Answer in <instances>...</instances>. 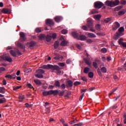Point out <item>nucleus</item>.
Wrapping results in <instances>:
<instances>
[{
  "label": "nucleus",
  "instance_id": "1",
  "mask_svg": "<svg viewBox=\"0 0 126 126\" xmlns=\"http://www.w3.org/2000/svg\"><path fill=\"white\" fill-rule=\"evenodd\" d=\"M125 31V28L124 27H120L118 30V32L114 35V38L115 40H118L120 36L124 35V32Z\"/></svg>",
  "mask_w": 126,
  "mask_h": 126
},
{
  "label": "nucleus",
  "instance_id": "2",
  "mask_svg": "<svg viewBox=\"0 0 126 126\" xmlns=\"http://www.w3.org/2000/svg\"><path fill=\"white\" fill-rule=\"evenodd\" d=\"M87 26L88 28L90 29V31L91 32H95V29L93 28V22L92 21V19L89 18L87 19Z\"/></svg>",
  "mask_w": 126,
  "mask_h": 126
},
{
  "label": "nucleus",
  "instance_id": "3",
  "mask_svg": "<svg viewBox=\"0 0 126 126\" xmlns=\"http://www.w3.org/2000/svg\"><path fill=\"white\" fill-rule=\"evenodd\" d=\"M121 25L118 22H115L113 23L112 25V30L113 31H116L118 28H120Z\"/></svg>",
  "mask_w": 126,
  "mask_h": 126
},
{
  "label": "nucleus",
  "instance_id": "4",
  "mask_svg": "<svg viewBox=\"0 0 126 126\" xmlns=\"http://www.w3.org/2000/svg\"><path fill=\"white\" fill-rule=\"evenodd\" d=\"M1 59H2L3 61H6V62H8L9 63L12 62V59L8 55L1 56Z\"/></svg>",
  "mask_w": 126,
  "mask_h": 126
},
{
  "label": "nucleus",
  "instance_id": "5",
  "mask_svg": "<svg viewBox=\"0 0 126 126\" xmlns=\"http://www.w3.org/2000/svg\"><path fill=\"white\" fill-rule=\"evenodd\" d=\"M104 5V3L102 2H95L94 3V7L95 8H101Z\"/></svg>",
  "mask_w": 126,
  "mask_h": 126
},
{
  "label": "nucleus",
  "instance_id": "6",
  "mask_svg": "<svg viewBox=\"0 0 126 126\" xmlns=\"http://www.w3.org/2000/svg\"><path fill=\"white\" fill-rule=\"evenodd\" d=\"M20 40L22 42L23 41H26V36H25V33L22 32H20Z\"/></svg>",
  "mask_w": 126,
  "mask_h": 126
},
{
  "label": "nucleus",
  "instance_id": "7",
  "mask_svg": "<svg viewBox=\"0 0 126 126\" xmlns=\"http://www.w3.org/2000/svg\"><path fill=\"white\" fill-rule=\"evenodd\" d=\"M10 53L13 57H16L17 54H18L19 55H21V53H20L19 50H18L16 52L13 50H11L10 51Z\"/></svg>",
  "mask_w": 126,
  "mask_h": 126
},
{
  "label": "nucleus",
  "instance_id": "8",
  "mask_svg": "<svg viewBox=\"0 0 126 126\" xmlns=\"http://www.w3.org/2000/svg\"><path fill=\"white\" fill-rule=\"evenodd\" d=\"M48 95H54V96H56L58 93H59V91L58 90H50L49 91H48Z\"/></svg>",
  "mask_w": 126,
  "mask_h": 126
},
{
  "label": "nucleus",
  "instance_id": "9",
  "mask_svg": "<svg viewBox=\"0 0 126 126\" xmlns=\"http://www.w3.org/2000/svg\"><path fill=\"white\" fill-rule=\"evenodd\" d=\"M52 69V70H56L59 69V67L58 65L48 64V69Z\"/></svg>",
  "mask_w": 126,
  "mask_h": 126
},
{
  "label": "nucleus",
  "instance_id": "10",
  "mask_svg": "<svg viewBox=\"0 0 126 126\" xmlns=\"http://www.w3.org/2000/svg\"><path fill=\"white\" fill-rule=\"evenodd\" d=\"M46 23L47 25H50V26H53V25H54V21H53V20L50 19L46 20Z\"/></svg>",
  "mask_w": 126,
  "mask_h": 126
},
{
  "label": "nucleus",
  "instance_id": "11",
  "mask_svg": "<svg viewBox=\"0 0 126 126\" xmlns=\"http://www.w3.org/2000/svg\"><path fill=\"white\" fill-rule=\"evenodd\" d=\"M86 39H87V37L83 35H79L77 37V40H80V41H85V40H86Z\"/></svg>",
  "mask_w": 126,
  "mask_h": 126
},
{
  "label": "nucleus",
  "instance_id": "12",
  "mask_svg": "<svg viewBox=\"0 0 126 126\" xmlns=\"http://www.w3.org/2000/svg\"><path fill=\"white\" fill-rule=\"evenodd\" d=\"M86 34L89 37V38H96V35L91 32H86Z\"/></svg>",
  "mask_w": 126,
  "mask_h": 126
},
{
  "label": "nucleus",
  "instance_id": "13",
  "mask_svg": "<svg viewBox=\"0 0 126 126\" xmlns=\"http://www.w3.org/2000/svg\"><path fill=\"white\" fill-rule=\"evenodd\" d=\"M55 21L56 22H61L62 20H63V17L61 16H56L54 18Z\"/></svg>",
  "mask_w": 126,
  "mask_h": 126
},
{
  "label": "nucleus",
  "instance_id": "14",
  "mask_svg": "<svg viewBox=\"0 0 126 126\" xmlns=\"http://www.w3.org/2000/svg\"><path fill=\"white\" fill-rule=\"evenodd\" d=\"M105 4L107 6H111V7H113V1H112L107 0L105 2Z\"/></svg>",
  "mask_w": 126,
  "mask_h": 126
},
{
  "label": "nucleus",
  "instance_id": "15",
  "mask_svg": "<svg viewBox=\"0 0 126 126\" xmlns=\"http://www.w3.org/2000/svg\"><path fill=\"white\" fill-rule=\"evenodd\" d=\"M27 46L29 48H32V47H34L35 46V42L33 41L32 42H29L27 44Z\"/></svg>",
  "mask_w": 126,
  "mask_h": 126
},
{
  "label": "nucleus",
  "instance_id": "16",
  "mask_svg": "<svg viewBox=\"0 0 126 126\" xmlns=\"http://www.w3.org/2000/svg\"><path fill=\"white\" fill-rule=\"evenodd\" d=\"M84 61L86 63V64H87L88 65H89V66H91V63H90V59H88L85 58L84 59Z\"/></svg>",
  "mask_w": 126,
  "mask_h": 126
},
{
  "label": "nucleus",
  "instance_id": "17",
  "mask_svg": "<svg viewBox=\"0 0 126 126\" xmlns=\"http://www.w3.org/2000/svg\"><path fill=\"white\" fill-rule=\"evenodd\" d=\"M120 4V1L119 0H116L114 1H112L113 7L116 6V5H119Z\"/></svg>",
  "mask_w": 126,
  "mask_h": 126
},
{
  "label": "nucleus",
  "instance_id": "18",
  "mask_svg": "<svg viewBox=\"0 0 126 126\" xmlns=\"http://www.w3.org/2000/svg\"><path fill=\"white\" fill-rule=\"evenodd\" d=\"M17 46L19 47V48H20V49H25V45H22V44L20 43V42H18L17 44Z\"/></svg>",
  "mask_w": 126,
  "mask_h": 126
},
{
  "label": "nucleus",
  "instance_id": "19",
  "mask_svg": "<svg viewBox=\"0 0 126 126\" xmlns=\"http://www.w3.org/2000/svg\"><path fill=\"white\" fill-rule=\"evenodd\" d=\"M34 32L35 33H41L42 32V28H36L34 30Z\"/></svg>",
  "mask_w": 126,
  "mask_h": 126
},
{
  "label": "nucleus",
  "instance_id": "20",
  "mask_svg": "<svg viewBox=\"0 0 126 126\" xmlns=\"http://www.w3.org/2000/svg\"><path fill=\"white\" fill-rule=\"evenodd\" d=\"M67 45V41H66L65 40H63L62 41L61 43V46H66Z\"/></svg>",
  "mask_w": 126,
  "mask_h": 126
},
{
  "label": "nucleus",
  "instance_id": "21",
  "mask_svg": "<svg viewBox=\"0 0 126 126\" xmlns=\"http://www.w3.org/2000/svg\"><path fill=\"white\" fill-rule=\"evenodd\" d=\"M100 69L102 73H106L107 72V68L106 67H101Z\"/></svg>",
  "mask_w": 126,
  "mask_h": 126
},
{
  "label": "nucleus",
  "instance_id": "22",
  "mask_svg": "<svg viewBox=\"0 0 126 126\" xmlns=\"http://www.w3.org/2000/svg\"><path fill=\"white\" fill-rule=\"evenodd\" d=\"M36 72L37 73H40V74H43V73H45V70L42 69H39L36 70Z\"/></svg>",
  "mask_w": 126,
  "mask_h": 126
},
{
  "label": "nucleus",
  "instance_id": "23",
  "mask_svg": "<svg viewBox=\"0 0 126 126\" xmlns=\"http://www.w3.org/2000/svg\"><path fill=\"white\" fill-rule=\"evenodd\" d=\"M39 40H44L46 38V35L45 34H40L38 36Z\"/></svg>",
  "mask_w": 126,
  "mask_h": 126
},
{
  "label": "nucleus",
  "instance_id": "24",
  "mask_svg": "<svg viewBox=\"0 0 126 126\" xmlns=\"http://www.w3.org/2000/svg\"><path fill=\"white\" fill-rule=\"evenodd\" d=\"M55 85L56 87L60 88L61 87V84L59 81H56L55 82Z\"/></svg>",
  "mask_w": 126,
  "mask_h": 126
},
{
  "label": "nucleus",
  "instance_id": "25",
  "mask_svg": "<svg viewBox=\"0 0 126 126\" xmlns=\"http://www.w3.org/2000/svg\"><path fill=\"white\" fill-rule=\"evenodd\" d=\"M4 103H6V99L5 98L3 97L0 99V104H3Z\"/></svg>",
  "mask_w": 126,
  "mask_h": 126
},
{
  "label": "nucleus",
  "instance_id": "26",
  "mask_svg": "<svg viewBox=\"0 0 126 126\" xmlns=\"http://www.w3.org/2000/svg\"><path fill=\"white\" fill-rule=\"evenodd\" d=\"M0 93L4 94V93H5V88L3 87H0Z\"/></svg>",
  "mask_w": 126,
  "mask_h": 126
},
{
  "label": "nucleus",
  "instance_id": "27",
  "mask_svg": "<svg viewBox=\"0 0 126 126\" xmlns=\"http://www.w3.org/2000/svg\"><path fill=\"white\" fill-rule=\"evenodd\" d=\"M94 18L95 19V20H100V18H101V15H96L94 16Z\"/></svg>",
  "mask_w": 126,
  "mask_h": 126
},
{
  "label": "nucleus",
  "instance_id": "28",
  "mask_svg": "<svg viewBox=\"0 0 126 126\" xmlns=\"http://www.w3.org/2000/svg\"><path fill=\"white\" fill-rule=\"evenodd\" d=\"M35 77L37 78H43V77H44V76L42 74L38 73L35 74Z\"/></svg>",
  "mask_w": 126,
  "mask_h": 126
},
{
  "label": "nucleus",
  "instance_id": "29",
  "mask_svg": "<svg viewBox=\"0 0 126 126\" xmlns=\"http://www.w3.org/2000/svg\"><path fill=\"white\" fill-rule=\"evenodd\" d=\"M90 70V68H89V67H85L84 69V73H88V72H89Z\"/></svg>",
  "mask_w": 126,
  "mask_h": 126
},
{
  "label": "nucleus",
  "instance_id": "30",
  "mask_svg": "<svg viewBox=\"0 0 126 126\" xmlns=\"http://www.w3.org/2000/svg\"><path fill=\"white\" fill-rule=\"evenodd\" d=\"M34 82L35 84H37V85H41V84H42V83L40 80H34Z\"/></svg>",
  "mask_w": 126,
  "mask_h": 126
},
{
  "label": "nucleus",
  "instance_id": "31",
  "mask_svg": "<svg viewBox=\"0 0 126 126\" xmlns=\"http://www.w3.org/2000/svg\"><path fill=\"white\" fill-rule=\"evenodd\" d=\"M59 45H60V42L56 41L54 43V48L55 49H57V48L59 47Z\"/></svg>",
  "mask_w": 126,
  "mask_h": 126
},
{
  "label": "nucleus",
  "instance_id": "32",
  "mask_svg": "<svg viewBox=\"0 0 126 126\" xmlns=\"http://www.w3.org/2000/svg\"><path fill=\"white\" fill-rule=\"evenodd\" d=\"M117 89H118V88H114L112 91H111L110 92V93L109 94V96H111V95H112V94H113V93H114V92H116V91H117Z\"/></svg>",
  "mask_w": 126,
  "mask_h": 126
},
{
  "label": "nucleus",
  "instance_id": "33",
  "mask_svg": "<svg viewBox=\"0 0 126 126\" xmlns=\"http://www.w3.org/2000/svg\"><path fill=\"white\" fill-rule=\"evenodd\" d=\"M112 20V18H107L104 20V23H108L109 21Z\"/></svg>",
  "mask_w": 126,
  "mask_h": 126
},
{
  "label": "nucleus",
  "instance_id": "34",
  "mask_svg": "<svg viewBox=\"0 0 126 126\" xmlns=\"http://www.w3.org/2000/svg\"><path fill=\"white\" fill-rule=\"evenodd\" d=\"M72 35L73 37L75 39H77V38H78V36H79L78 35H77V34L75 32H72Z\"/></svg>",
  "mask_w": 126,
  "mask_h": 126
},
{
  "label": "nucleus",
  "instance_id": "35",
  "mask_svg": "<svg viewBox=\"0 0 126 126\" xmlns=\"http://www.w3.org/2000/svg\"><path fill=\"white\" fill-rule=\"evenodd\" d=\"M51 40H52V36L47 35L46 36V41L47 42H50L51 41Z\"/></svg>",
  "mask_w": 126,
  "mask_h": 126
},
{
  "label": "nucleus",
  "instance_id": "36",
  "mask_svg": "<svg viewBox=\"0 0 126 126\" xmlns=\"http://www.w3.org/2000/svg\"><path fill=\"white\" fill-rule=\"evenodd\" d=\"M93 76H94L93 72H90L89 73V77H90V78H93Z\"/></svg>",
  "mask_w": 126,
  "mask_h": 126
},
{
  "label": "nucleus",
  "instance_id": "37",
  "mask_svg": "<svg viewBox=\"0 0 126 126\" xmlns=\"http://www.w3.org/2000/svg\"><path fill=\"white\" fill-rule=\"evenodd\" d=\"M95 29L96 30H101V25L97 24L95 25Z\"/></svg>",
  "mask_w": 126,
  "mask_h": 126
},
{
  "label": "nucleus",
  "instance_id": "38",
  "mask_svg": "<svg viewBox=\"0 0 126 126\" xmlns=\"http://www.w3.org/2000/svg\"><path fill=\"white\" fill-rule=\"evenodd\" d=\"M67 84L69 85L70 87H72V82L71 80H69L67 81Z\"/></svg>",
  "mask_w": 126,
  "mask_h": 126
},
{
  "label": "nucleus",
  "instance_id": "39",
  "mask_svg": "<svg viewBox=\"0 0 126 126\" xmlns=\"http://www.w3.org/2000/svg\"><path fill=\"white\" fill-rule=\"evenodd\" d=\"M19 99L20 100H24V99H25V96L24 95H20L19 96Z\"/></svg>",
  "mask_w": 126,
  "mask_h": 126
},
{
  "label": "nucleus",
  "instance_id": "40",
  "mask_svg": "<svg viewBox=\"0 0 126 126\" xmlns=\"http://www.w3.org/2000/svg\"><path fill=\"white\" fill-rule=\"evenodd\" d=\"M82 29H83V30H85V31H88V27H87L86 26H83L82 27Z\"/></svg>",
  "mask_w": 126,
  "mask_h": 126
},
{
  "label": "nucleus",
  "instance_id": "41",
  "mask_svg": "<svg viewBox=\"0 0 126 126\" xmlns=\"http://www.w3.org/2000/svg\"><path fill=\"white\" fill-rule=\"evenodd\" d=\"M1 12L2 13H8V10L7 9H3L1 10Z\"/></svg>",
  "mask_w": 126,
  "mask_h": 126
},
{
  "label": "nucleus",
  "instance_id": "42",
  "mask_svg": "<svg viewBox=\"0 0 126 126\" xmlns=\"http://www.w3.org/2000/svg\"><path fill=\"white\" fill-rule=\"evenodd\" d=\"M61 32L63 34H67V30H63L61 31Z\"/></svg>",
  "mask_w": 126,
  "mask_h": 126
},
{
  "label": "nucleus",
  "instance_id": "43",
  "mask_svg": "<svg viewBox=\"0 0 126 126\" xmlns=\"http://www.w3.org/2000/svg\"><path fill=\"white\" fill-rule=\"evenodd\" d=\"M25 106L27 108H32V104H29L28 103H25Z\"/></svg>",
  "mask_w": 126,
  "mask_h": 126
},
{
  "label": "nucleus",
  "instance_id": "44",
  "mask_svg": "<svg viewBox=\"0 0 126 126\" xmlns=\"http://www.w3.org/2000/svg\"><path fill=\"white\" fill-rule=\"evenodd\" d=\"M43 96H48L49 95L48 91H44L42 93Z\"/></svg>",
  "mask_w": 126,
  "mask_h": 126
},
{
  "label": "nucleus",
  "instance_id": "45",
  "mask_svg": "<svg viewBox=\"0 0 126 126\" xmlns=\"http://www.w3.org/2000/svg\"><path fill=\"white\" fill-rule=\"evenodd\" d=\"M27 86L29 87V88H31V89H33V90H34V88L33 87V86L32 85H31V84L30 83H28L27 84Z\"/></svg>",
  "mask_w": 126,
  "mask_h": 126
},
{
  "label": "nucleus",
  "instance_id": "46",
  "mask_svg": "<svg viewBox=\"0 0 126 126\" xmlns=\"http://www.w3.org/2000/svg\"><path fill=\"white\" fill-rule=\"evenodd\" d=\"M123 38H120L119 40H118V43L119 44V45H120V46L122 45V44H123Z\"/></svg>",
  "mask_w": 126,
  "mask_h": 126
},
{
  "label": "nucleus",
  "instance_id": "47",
  "mask_svg": "<svg viewBox=\"0 0 126 126\" xmlns=\"http://www.w3.org/2000/svg\"><path fill=\"white\" fill-rule=\"evenodd\" d=\"M86 42L88 44H91V43L93 42V40H92L91 39H89L86 40Z\"/></svg>",
  "mask_w": 126,
  "mask_h": 126
},
{
  "label": "nucleus",
  "instance_id": "48",
  "mask_svg": "<svg viewBox=\"0 0 126 126\" xmlns=\"http://www.w3.org/2000/svg\"><path fill=\"white\" fill-rule=\"evenodd\" d=\"M124 14H125L124 11H120L118 12L119 15H124Z\"/></svg>",
  "mask_w": 126,
  "mask_h": 126
},
{
  "label": "nucleus",
  "instance_id": "49",
  "mask_svg": "<svg viewBox=\"0 0 126 126\" xmlns=\"http://www.w3.org/2000/svg\"><path fill=\"white\" fill-rule=\"evenodd\" d=\"M93 64L95 68H98V66L97 65V63L96 62H93Z\"/></svg>",
  "mask_w": 126,
  "mask_h": 126
},
{
  "label": "nucleus",
  "instance_id": "50",
  "mask_svg": "<svg viewBox=\"0 0 126 126\" xmlns=\"http://www.w3.org/2000/svg\"><path fill=\"white\" fill-rule=\"evenodd\" d=\"M97 73L99 76H102V72L100 71V69H97Z\"/></svg>",
  "mask_w": 126,
  "mask_h": 126
},
{
  "label": "nucleus",
  "instance_id": "51",
  "mask_svg": "<svg viewBox=\"0 0 126 126\" xmlns=\"http://www.w3.org/2000/svg\"><path fill=\"white\" fill-rule=\"evenodd\" d=\"M42 68H44L45 69H49L48 65H43L42 66Z\"/></svg>",
  "mask_w": 126,
  "mask_h": 126
},
{
  "label": "nucleus",
  "instance_id": "52",
  "mask_svg": "<svg viewBox=\"0 0 126 126\" xmlns=\"http://www.w3.org/2000/svg\"><path fill=\"white\" fill-rule=\"evenodd\" d=\"M59 65L60 66H62V67H63L64 66V64L63 63H58Z\"/></svg>",
  "mask_w": 126,
  "mask_h": 126
},
{
  "label": "nucleus",
  "instance_id": "53",
  "mask_svg": "<svg viewBox=\"0 0 126 126\" xmlns=\"http://www.w3.org/2000/svg\"><path fill=\"white\" fill-rule=\"evenodd\" d=\"M121 46L123 48H126V42H123Z\"/></svg>",
  "mask_w": 126,
  "mask_h": 126
},
{
  "label": "nucleus",
  "instance_id": "54",
  "mask_svg": "<svg viewBox=\"0 0 126 126\" xmlns=\"http://www.w3.org/2000/svg\"><path fill=\"white\" fill-rule=\"evenodd\" d=\"M61 89L64 90V89H65V85L64 84H63L61 85Z\"/></svg>",
  "mask_w": 126,
  "mask_h": 126
},
{
  "label": "nucleus",
  "instance_id": "55",
  "mask_svg": "<svg viewBox=\"0 0 126 126\" xmlns=\"http://www.w3.org/2000/svg\"><path fill=\"white\" fill-rule=\"evenodd\" d=\"M79 84H80V82L79 81H76L74 83V85H75V86H76L77 85H79Z\"/></svg>",
  "mask_w": 126,
  "mask_h": 126
},
{
  "label": "nucleus",
  "instance_id": "56",
  "mask_svg": "<svg viewBox=\"0 0 126 126\" xmlns=\"http://www.w3.org/2000/svg\"><path fill=\"white\" fill-rule=\"evenodd\" d=\"M102 53H107V49L106 48H102L101 49Z\"/></svg>",
  "mask_w": 126,
  "mask_h": 126
},
{
  "label": "nucleus",
  "instance_id": "57",
  "mask_svg": "<svg viewBox=\"0 0 126 126\" xmlns=\"http://www.w3.org/2000/svg\"><path fill=\"white\" fill-rule=\"evenodd\" d=\"M20 88H21V86H17L15 88H14L13 90H18V89H20Z\"/></svg>",
  "mask_w": 126,
  "mask_h": 126
},
{
  "label": "nucleus",
  "instance_id": "58",
  "mask_svg": "<svg viewBox=\"0 0 126 126\" xmlns=\"http://www.w3.org/2000/svg\"><path fill=\"white\" fill-rule=\"evenodd\" d=\"M66 63L67 64L70 63H71V59H68V60H67Z\"/></svg>",
  "mask_w": 126,
  "mask_h": 126
},
{
  "label": "nucleus",
  "instance_id": "59",
  "mask_svg": "<svg viewBox=\"0 0 126 126\" xmlns=\"http://www.w3.org/2000/svg\"><path fill=\"white\" fill-rule=\"evenodd\" d=\"M121 4H124V5L126 4V1H125V0H122L121 1Z\"/></svg>",
  "mask_w": 126,
  "mask_h": 126
},
{
  "label": "nucleus",
  "instance_id": "60",
  "mask_svg": "<svg viewBox=\"0 0 126 126\" xmlns=\"http://www.w3.org/2000/svg\"><path fill=\"white\" fill-rule=\"evenodd\" d=\"M52 38H53V39H56V38H57V34H56V33H53V34H52Z\"/></svg>",
  "mask_w": 126,
  "mask_h": 126
},
{
  "label": "nucleus",
  "instance_id": "61",
  "mask_svg": "<svg viewBox=\"0 0 126 126\" xmlns=\"http://www.w3.org/2000/svg\"><path fill=\"white\" fill-rule=\"evenodd\" d=\"M81 79H82V80H83V81H87V79H86V77H82V78H81Z\"/></svg>",
  "mask_w": 126,
  "mask_h": 126
},
{
  "label": "nucleus",
  "instance_id": "62",
  "mask_svg": "<svg viewBox=\"0 0 126 126\" xmlns=\"http://www.w3.org/2000/svg\"><path fill=\"white\" fill-rule=\"evenodd\" d=\"M11 78H12V77L15 79V77H16V75L15 74V73L12 74V75H11Z\"/></svg>",
  "mask_w": 126,
  "mask_h": 126
},
{
  "label": "nucleus",
  "instance_id": "63",
  "mask_svg": "<svg viewBox=\"0 0 126 126\" xmlns=\"http://www.w3.org/2000/svg\"><path fill=\"white\" fill-rule=\"evenodd\" d=\"M124 124H126V114H125L124 115Z\"/></svg>",
  "mask_w": 126,
  "mask_h": 126
},
{
  "label": "nucleus",
  "instance_id": "64",
  "mask_svg": "<svg viewBox=\"0 0 126 126\" xmlns=\"http://www.w3.org/2000/svg\"><path fill=\"white\" fill-rule=\"evenodd\" d=\"M74 126H82V123H79V124H75Z\"/></svg>",
  "mask_w": 126,
  "mask_h": 126
}]
</instances>
